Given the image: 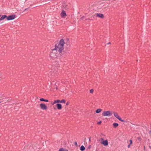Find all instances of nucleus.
Here are the masks:
<instances>
[{"label": "nucleus", "mask_w": 151, "mask_h": 151, "mask_svg": "<svg viewBox=\"0 0 151 151\" xmlns=\"http://www.w3.org/2000/svg\"><path fill=\"white\" fill-rule=\"evenodd\" d=\"M65 42L63 39L61 40L59 43L56 44L55 45V48L57 50L61 52L64 49V45Z\"/></svg>", "instance_id": "f257e3e1"}, {"label": "nucleus", "mask_w": 151, "mask_h": 151, "mask_svg": "<svg viewBox=\"0 0 151 151\" xmlns=\"http://www.w3.org/2000/svg\"><path fill=\"white\" fill-rule=\"evenodd\" d=\"M112 111H103L102 112V115L104 116H110L112 115Z\"/></svg>", "instance_id": "f03ea898"}, {"label": "nucleus", "mask_w": 151, "mask_h": 151, "mask_svg": "<svg viewBox=\"0 0 151 151\" xmlns=\"http://www.w3.org/2000/svg\"><path fill=\"white\" fill-rule=\"evenodd\" d=\"M100 143L103 145L104 146H107L108 145V142L107 140H104V139L101 138L98 140Z\"/></svg>", "instance_id": "7ed1b4c3"}, {"label": "nucleus", "mask_w": 151, "mask_h": 151, "mask_svg": "<svg viewBox=\"0 0 151 151\" xmlns=\"http://www.w3.org/2000/svg\"><path fill=\"white\" fill-rule=\"evenodd\" d=\"M57 51L55 49L52 50L50 54V56L52 58L56 57L57 56L58 53L56 52Z\"/></svg>", "instance_id": "20e7f679"}, {"label": "nucleus", "mask_w": 151, "mask_h": 151, "mask_svg": "<svg viewBox=\"0 0 151 151\" xmlns=\"http://www.w3.org/2000/svg\"><path fill=\"white\" fill-rule=\"evenodd\" d=\"M114 116L116 118L118 119L121 122H125V121L122 120L121 118L120 117V116L116 112H114Z\"/></svg>", "instance_id": "39448f33"}, {"label": "nucleus", "mask_w": 151, "mask_h": 151, "mask_svg": "<svg viewBox=\"0 0 151 151\" xmlns=\"http://www.w3.org/2000/svg\"><path fill=\"white\" fill-rule=\"evenodd\" d=\"M40 108L43 110H46L47 109V106L45 104L42 103L40 104Z\"/></svg>", "instance_id": "423d86ee"}, {"label": "nucleus", "mask_w": 151, "mask_h": 151, "mask_svg": "<svg viewBox=\"0 0 151 151\" xmlns=\"http://www.w3.org/2000/svg\"><path fill=\"white\" fill-rule=\"evenodd\" d=\"M15 17V15H12L9 16L8 17H7L6 18L7 20H10L14 19Z\"/></svg>", "instance_id": "0eeeda50"}, {"label": "nucleus", "mask_w": 151, "mask_h": 151, "mask_svg": "<svg viewBox=\"0 0 151 151\" xmlns=\"http://www.w3.org/2000/svg\"><path fill=\"white\" fill-rule=\"evenodd\" d=\"M66 14L65 12L63 10L60 13V16L62 17L63 18H65L66 16Z\"/></svg>", "instance_id": "6e6552de"}, {"label": "nucleus", "mask_w": 151, "mask_h": 151, "mask_svg": "<svg viewBox=\"0 0 151 151\" xmlns=\"http://www.w3.org/2000/svg\"><path fill=\"white\" fill-rule=\"evenodd\" d=\"M96 17H98L101 18H103L104 17V15L102 14L97 13L95 14Z\"/></svg>", "instance_id": "1a4fd4ad"}, {"label": "nucleus", "mask_w": 151, "mask_h": 151, "mask_svg": "<svg viewBox=\"0 0 151 151\" xmlns=\"http://www.w3.org/2000/svg\"><path fill=\"white\" fill-rule=\"evenodd\" d=\"M38 145H33L32 146V151H34L36 150L38 147Z\"/></svg>", "instance_id": "9d476101"}, {"label": "nucleus", "mask_w": 151, "mask_h": 151, "mask_svg": "<svg viewBox=\"0 0 151 151\" xmlns=\"http://www.w3.org/2000/svg\"><path fill=\"white\" fill-rule=\"evenodd\" d=\"M57 108L58 109H61L62 108V105L61 104H56Z\"/></svg>", "instance_id": "9b49d317"}, {"label": "nucleus", "mask_w": 151, "mask_h": 151, "mask_svg": "<svg viewBox=\"0 0 151 151\" xmlns=\"http://www.w3.org/2000/svg\"><path fill=\"white\" fill-rule=\"evenodd\" d=\"M7 17V16L6 15H4L1 16L0 18V21L4 19Z\"/></svg>", "instance_id": "f8f14e48"}, {"label": "nucleus", "mask_w": 151, "mask_h": 151, "mask_svg": "<svg viewBox=\"0 0 151 151\" xmlns=\"http://www.w3.org/2000/svg\"><path fill=\"white\" fill-rule=\"evenodd\" d=\"M113 125L114 128H116L118 126L119 124L117 123H114Z\"/></svg>", "instance_id": "ddd939ff"}, {"label": "nucleus", "mask_w": 151, "mask_h": 151, "mask_svg": "<svg viewBox=\"0 0 151 151\" xmlns=\"http://www.w3.org/2000/svg\"><path fill=\"white\" fill-rule=\"evenodd\" d=\"M102 111V109H98L96 111V113H99Z\"/></svg>", "instance_id": "4468645a"}, {"label": "nucleus", "mask_w": 151, "mask_h": 151, "mask_svg": "<svg viewBox=\"0 0 151 151\" xmlns=\"http://www.w3.org/2000/svg\"><path fill=\"white\" fill-rule=\"evenodd\" d=\"M80 150L82 151H84L85 150V148L83 145H82L80 147Z\"/></svg>", "instance_id": "2eb2a0df"}, {"label": "nucleus", "mask_w": 151, "mask_h": 151, "mask_svg": "<svg viewBox=\"0 0 151 151\" xmlns=\"http://www.w3.org/2000/svg\"><path fill=\"white\" fill-rule=\"evenodd\" d=\"M60 100H55L54 101V103L52 104V105H54V104L60 102Z\"/></svg>", "instance_id": "dca6fc26"}, {"label": "nucleus", "mask_w": 151, "mask_h": 151, "mask_svg": "<svg viewBox=\"0 0 151 151\" xmlns=\"http://www.w3.org/2000/svg\"><path fill=\"white\" fill-rule=\"evenodd\" d=\"M59 151H68V150L64 149L63 148H61L59 150Z\"/></svg>", "instance_id": "f3484780"}, {"label": "nucleus", "mask_w": 151, "mask_h": 151, "mask_svg": "<svg viewBox=\"0 0 151 151\" xmlns=\"http://www.w3.org/2000/svg\"><path fill=\"white\" fill-rule=\"evenodd\" d=\"M60 103H65V100L64 99L62 100H60Z\"/></svg>", "instance_id": "a211bd4d"}, {"label": "nucleus", "mask_w": 151, "mask_h": 151, "mask_svg": "<svg viewBox=\"0 0 151 151\" xmlns=\"http://www.w3.org/2000/svg\"><path fill=\"white\" fill-rule=\"evenodd\" d=\"M94 91V90L93 89H91L90 91V93H92Z\"/></svg>", "instance_id": "6ab92c4d"}, {"label": "nucleus", "mask_w": 151, "mask_h": 151, "mask_svg": "<svg viewBox=\"0 0 151 151\" xmlns=\"http://www.w3.org/2000/svg\"><path fill=\"white\" fill-rule=\"evenodd\" d=\"M40 100L41 101H45V99H43L42 98H41L40 99Z\"/></svg>", "instance_id": "aec40b11"}, {"label": "nucleus", "mask_w": 151, "mask_h": 151, "mask_svg": "<svg viewBox=\"0 0 151 151\" xmlns=\"http://www.w3.org/2000/svg\"><path fill=\"white\" fill-rule=\"evenodd\" d=\"M101 121H100L98 122H97V124H101Z\"/></svg>", "instance_id": "412c9836"}, {"label": "nucleus", "mask_w": 151, "mask_h": 151, "mask_svg": "<svg viewBox=\"0 0 151 151\" xmlns=\"http://www.w3.org/2000/svg\"><path fill=\"white\" fill-rule=\"evenodd\" d=\"M129 142H130V143L129 144L131 145L132 143V141L131 140H129Z\"/></svg>", "instance_id": "4be33fe9"}, {"label": "nucleus", "mask_w": 151, "mask_h": 151, "mask_svg": "<svg viewBox=\"0 0 151 151\" xmlns=\"http://www.w3.org/2000/svg\"><path fill=\"white\" fill-rule=\"evenodd\" d=\"M74 144H75V145L76 146H78V144H77V142H74Z\"/></svg>", "instance_id": "5701e85b"}, {"label": "nucleus", "mask_w": 151, "mask_h": 151, "mask_svg": "<svg viewBox=\"0 0 151 151\" xmlns=\"http://www.w3.org/2000/svg\"><path fill=\"white\" fill-rule=\"evenodd\" d=\"M69 104V103L68 102L66 103V105L68 106Z\"/></svg>", "instance_id": "b1692460"}, {"label": "nucleus", "mask_w": 151, "mask_h": 151, "mask_svg": "<svg viewBox=\"0 0 151 151\" xmlns=\"http://www.w3.org/2000/svg\"><path fill=\"white\" fill-rule=\"evenodd\" d=\"M45 101L48 102V100L47 99H45Z\"/></svg>", "instance_id": "393cba45"}, {"label": "nucleus", "mask_w": 151, "mask_h": 151, "mask_svg": "<svg viewBox=\"0 0 151 151\" xmlns=\"http://www.w3.org/2000/svg\"><path fill=\"white\" fill-rule=\"evenodd\" d=\"M130 144L129 145H128V148H129L130 147Z\"/></svg>", "instance_id": "a878e982"}, {"label": "nucleus", "mask_w": 151, "mask_h": 151, "mask_svg": "<svg viewBox=\"0 0 151 151\" xmlns=\"http://www.w3.org/2000/svg\"><path fill=\"white\" fill-rule=\"evenodd\" d=\"M89 141H91V138H90L89 139Z\"/></svg>", "instance_id": "bb28decb"}, {"label": "nucleus", "mask_w": 151, "mask_h": 151, "mask_svg": "<svg viewBox=\"0 0 151 151\" xmlns=\"http://www.w3.org/2000/svg\"><path fill=\"white\" fill-rule=\"evenodd\" d=\"M1 103V102L0 101V103Z\"/></svg>", "instance_id": "cd10ccee"}, {"label": "nucleus", "mask_w": 151, "mask_h": 151, "mask_svg": "<svg viewBox=\"0 0 151 151\" xmlns=\"http://www.w3.org/2000/svg\"><path fill=\"white\" fill-rule=\"evenodd\" d=\"M1 16V15H0V17Z\"/></svg>", "instance_id": "c85d7f7f"}]
</instances>
